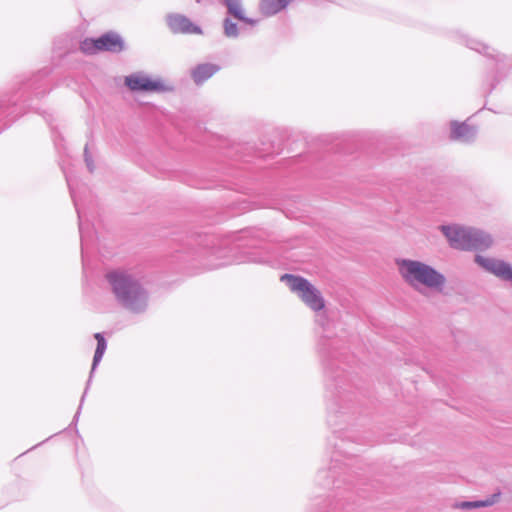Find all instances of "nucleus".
Here are the masks:
<instances>
[{
  "label": "nucleus",
  "mask_w": 512,
  "mask_h": 512,
  "mask_svg": "<svg viewBox=\"0 0 512 512\" xmlns=\"http://www.w3.org/2000/svg\"><path fill=\"white\" fill-rule=\"evenodd\" d=\"M324 374V400L329 437L330 465L318 470L315 482L331 489L334 499L348 501L351 495L352 376L350 339L324 333L318 341Z\"/></svg>",
  "instance_id": "f257e3e1"
},
{
  "label": "nucleus",
  "mask_w": 512,
  "mask_h": 512,
  "mask_svg": "<svg viewBox=\"0 0 512 512\" xmlns=\"http://www.w3.org/2000/svg\"><path fill=\"white\" fill-rule=\"evenodd\" d=\"M117 303L124 309L141 314L147 310L149 293L135 276L125 271H111L106 274Z\"/></svg>",
  "instance_id": "f03ea898"
},
{
  "label": "nucleus",
  "mask_w": 512,
  "mask_h": 512,
  "mask_svg": "<svg viewBox=\"0 0 512 512\" xmlns=\"http://www.w3.org/2000/svg\"><path fill=\"white\" fill-rule=\"evenodd\" d=\"M398 272L403 281L415 291L425 294V291L441 293L446 286V277L433 266L406 258L395 260Z\"/></svg>",
  "instance_id": "7ed1b4c3"
},
{
  "label": "nucleus",
  "mask_w": 512,
  "mask_h": 512,
  "mask_svg": "<svg viewBox=\"0 0 512 512\" xmlns=\"http://www.w3.org/2000/svg\"><path fill=\"white\" fill-rule=\"evenodd\" d=\"M441 232L447 238L450 246L459 250H485L492 245L489 234L471 227L460 225H441Z\"/></svg>",
  "instance_id": "20e7f679"
},
{
  "label": "nucleus",
  "mask_w": 512,
  "mask_h": 512,
  "mask_svg": "<svg viewBox=\"0 0 512 512\" xmlns=\"http://www.w3.org/2000/svg\"><path fill=\"white\" fill-rule=\"evenodd\" d=\"M291 292L295 293L301 301L312 311L320 312L325 308V299L321 291L308 279L294 274H283L280 277Z\"/></svg>",
  "instance_id": "39448f33"
},
{
  "label": "nucleus",
  "mask_w": 512,
  "mask_h": 512,
  "mask_svg": "<svg viewBox=\"0 0 512 512\" xmlns=\"http://www.w3.org/2000/svg\"><path fill=\"white\" fill-rule=\"evenodd\" d=\"M66 165H62L61 169L65 175L66 182L70 191L71 198L73 200L77 215H78V225H79V233L81 238V254H82V262L84 263V247L87 242L88 233H89V223L84 221V212L82 210V205L80 203V198L78 195V187L79 182L77 176L73 173L72 170V162H65Z\"/></svg>",
  "instance_id": "423d86ee"
},
{
  "label": "nucleus",
  "mask_w": 512,
  "mask_h": 512,
  "mask_svg": "<svg viewBox=\"0 0 512 512\" xmlns=\"http://www.w3.org/2000/svg\"><path fill=\"white\" fill-rule=\"evenodd\" d=\"M124 49L122 38L114 32H108L98 38H86L80 44V50L88 55L100 52L118 53Z\"/></svg>",
  "instance_id": "0eeeda50"
},
{
  "label": "nucleus",
  "mask_w": 512,
  "mask_h": 512,
  "mask_svg": "<svg viewBox=\"0 0 512 512\" xmlns=\"http://www.w3.org/2000/svg\"><path fill=\"white\" fill-rule=\"evenodd\" d=\"M475 262L487 272L512 283V266L509 263L482 255H476Z\"/></svg>",
  "instance_id": "6e6552de"
},
{
  "label": "nucleus",
  "mask_w": 512,
  "mask_h": 512,
  "mask_svg": "<svg viewBox=\"0 0 512 512\" xmlns=\"http://www.w3.org/2000/svg\"><path fill=\"white\" fill-rule=\"evenodd\" d=\"M274 256L263 248H244L240 250L234 257L232 263H252L260 265H272Z\"/></svg>",
  "instance_id": "1a4fd4ad"
},
{
  "label": "nucleus",
  "mask_w": 512,
  "mask_h": 512,
  "mask_svg": "<svg viewBox=\"0 0 512 512\" xmlns=\"http://www.w3.org/2000/svg\"><path fill=\"white\" fill-rule=\"evenodd\" d=\"M124 83L131 91L160 92L165 90L161 81L151 79L142 73L126 76Z\"/></svg>",
  "instance_id": "9d476101"
},
{
  "label": "nucleus",
  "mask_w": 512,
  "mask_h": 512,
  "mask_svg": "<svg viewBox=\"0 0 512 512\" xmlns=\"http://www.w3.org/2000/svg\"><path fill=\"white\" fill-rule=\"evenodd\" d=\"M94 337H95V339L97 341V346H96V350L94 352V357H93V361H92V367H91L89 379H88L87 384H86V388H85L84 393H83V395L81 397V400H80V405L78 407L77 412L74 415L73 423H76L78 421V418H79V415H80V411H81L84 399L86 397V394L88 392L89 386H90L91 381H92L93 373H94L95 369L97 368V366L99 365V363L101 362V360L103 358V355H104V353L106 351V348H107V342H106V339L104 338L102 333H96L94 335Z\"/></svg>",
  "instance_id": "9b49d317"
},
{
  "label": "nucleus",
  "mask_w": 512,
  "mask_h": 512,
  "mask_svg": "<svg viewBox=\"0 0 512 512\" xmlns=\"http://www.w3.org/2000/svg\"><path fill=\"white\" fill-rule=\"evenodd\" d=\"M167 25L169 29L176 34H201V29L193 24L188 18L183 15L175 14L167 18Z\"/></svg>",
  "instance_id": "f8f14e48"
},
{
  "label": "nucleus",
  "mask_w": 512,
  "mask_h": 512,
  "mask_svg": "<svg viewBox=\"0 0 512 512\" xmlns=\"http://www.w3.org/2000/svg\"><path fill=\"white\" fill-rule=\"evenodd\" d=\"M218 70L219 67L214 64H199L193 69L191 76L196 84H202L211 78Z\"/></svg>",
  "instance_id": "ddd939ff"
},
{
  "label": "nucleus",
  "mask_w": 512,
  "mask_h": 512,
  "mask_svg": "<svg viewBox=\"0 0 512 512\" xmlns=\"http://www.w3.org/2000/svg\"><path fill=\"white\" fill-rule=\"evenodd\" d=\"M500 494H493L490 497L486 498L485 500H478V501H463L456 505L457 508L470 510V509H477L482 507H488L495 504L499 498Z\"/></svg>",
  "instance_id": "4468645a"
},
{
  "label": "nucleus",
  "mask_w": 512,
  "mask_h": 512,
  "mask_svg": "<svg viewBox=\"0 0 512 512\" xmlns=\"http://www.w3.org/2000/svg\"><path fill=\"white\" fill-rule=\"evenodd\" d=\"M291 0H262L261 11L265 15H273L286 7Z\"/></svg>",
  "instance_id": "2eb2a0df"
},
{
  "label": "nucleus",
  "mask_w": 512,
  "mask_h": 512,
  "mask_svg": "<svg viewBox=\"0 0 512 512\" xmlns=\"http://www.w3.org/2000/svg\"><path fill=\"white\" fill-rule=\"evenodd\" d=\"M473 136V129L465 123H453L451 137L455 140H468Z\"/></svg>",
  "instance_id": "dca6fc26"
},
{
  "label": "nucleus",
  "mask_w": 512,
  "mask_h": 512,
  "mask_svg": "<svg viewBox=\"0 0 512 512\" xmlns=\"http://www.w3.org/2000/svg\"><path fill=\"white\" fill-rule=\"evenodd\" d=\"M229 12L240 20H246L244 17V10L238 0H231L226 3Z\"/></svg>",
  "instance_id": "f3484780"
},
{
  "label": "nucleus",
  "mask_w": 512,
  "mask_h": 512,
  "mask_svg": "<svg viewBox=\"0 0 512 512\" xmlns=\"http://www.w3.org/2000/svg\"><path fill=\"white\" fill-rule=\"evenodd\" d=\"M167 162H162V161H159V162H143V169H145L147 172L153 174L154 176L156 177H161L163 176L162 173H160L159 171H157L158 167L159 166H164V164H166Z\"/></svg>",
  "instance_id": "a211bd4d"
},
{
  "label": "nucleus",
  "mask_w": 512,
  "mask_h": 512,
  "mask_svg": "<svg viewBox=\"0 0 512 512\" xmlns=\"http://www.w3.org/2000/svg\"><path fill=\"white\" fill-rule=\"evenodd\" d=\"M225 33L227 36H236L237 34V25L230 21L225 22Z\"/></svg>",
  "instance_id": "6ab92c4d"
},
{
  "label": "nucleus",
  "mask_w": 512,
  "mask_h": 512,
  "mask_svg": "<svg viewBox=\"0 0 512 512\" xmlns=\"http://www.w3.org/2000/svg\"><path fill=\"white\" fill-rule=\"evenodd\" d=\"M85 164H86V168H87V170H88L90 173H93V172H94V170H95V168H96V167H95L96 162L88 161V162H85Z\"/></svg>",
  "instance_id": "aec40b11"
},
{
  "label": "nucleus",
  "mask_w": 512,
  "mask_h": 512,
  "mask_svg": "<svg viewBox=\"0 0 512 512\" xmlns=\"http://www.w3.org/2000/svg\"><path fill=\"white\" fill-rule=\"evenodd\" d=\"M338 505H341L342 507H344V505H345V504H344V503L339 504L338 502H336V503L334 504V506H333V510H337Z\"/></svg>",
  "instance_id": "412c9836"
},
{
  "label": "nucleus",
  "mask_w": 512,
  "mask_h": 512,
  "mask_svg": "<svg viewBox=\"0 0 512 512\" xmlns=\"http://www.w3.org/2000/svg\"><path fill=\"white\" fill-rule=\"evenodd\" d=\"M319 512H330V511H323V510H320Z\"/></svg>",
  "instance_id": "4be33fe9"
}]
</instances>
